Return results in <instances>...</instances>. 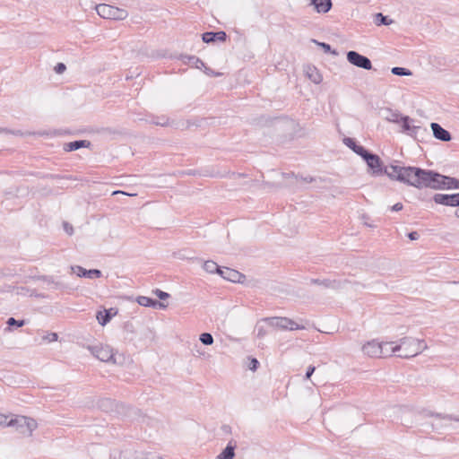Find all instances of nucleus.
Listing matches in <instances>:
<instances>
[{
    "label": "nucleus",
    "instance_id": "nucleus-17",
    "mask_svg": "<svg viewBox=\"0 0 459 459\" xmlns=\"http://www.w3.org/2000/svg\"><path fill=\"white\" fill-rule=\"evenodd\" d=\"M342 142L348 148L360 157H362L368 151L364 146L359 144L354 138L344 137Z\"/></svg>",
    "mask_w": 459,
    "mask_h": 459
},
{
    "label": "nucleus",
    "instance_id": "nucleus-33",
    "mask_svg": "<svg viewBox=\"0 0 459 459\" xmlns=\"http://www.w3.org/2000/svg\"><path fill=\"white\" fill-rule=\"evenodd\" d=\"M13 418L9 419V416L5 414H0V426L13 427Z\"/></svg>",
    "mask_w": 459,
    "mask_h": 459
},
{
    "label": "nucleus",
    "instance_id": "nucleus-31",
    "mask_svg": "<svg viewBox=\"0 0 459 459\" xmlns=\"http://www.w3.org/2000/svg\"><path fill=\"white\" fill-rule=\"evenodd\" d=\"M446 189H459V179L447 176Z\"/></svg>",
    "mask_w": 459,
    "mask_h": 459
},
{
    "label": "nucleus",
    "instance_id": "nucleus-35",
    "mask_svg": "<svg viewBox=\"0 0 459 459\" xmlns=\"http://www.w3.org/2000/svg\"><path fill=\"white\" fill-rule=\"evenodd\" d=\"M447 179V176L446 175H443V174H440V178L438 179V183H437V186L436 190H445L446 189V180Z\"/></svg>",
    "mask_w": 459,
    "mask_h": 459
},
{
    "label": "nucleus",
    "instance_id": "nucleus-37",
    "mask_svg": "<svg viewBox=\"0 0 459 459\" xmlns=\"http://www.w3.org/2000/svg\"><path fill=\"white\" fill-rule=\"evenodd\" d=\"M152 123L156 126H166L169 125V118L166 117H157Z\"/></svg>",
    "mask_w": 459,
    "mask_h": 459
},
{
    "label": "nucleus",
    "instance_id": "nucleus-38",
    "mask_svg": "<svg viewBox=\"0 0 459 459\" xmlns=\"http://www.w3.org/2000/svg\"><path fill=\"white\" fill-rule=\"evenodd\" d=\"M153 293L160 299V300H166L169 298V294L168 292H165L160 289H156L153 290Z\"/></svg>",
    "mask_w": 459,
    "mask_h": 459
},
{
    "label": "nucleus",
    "instance_id": "nucleus-13",
    "mask_svg": "<svg viewBox=\"0 0 459 459\" xmlns=\"http://www.w3.org/2000/svg\"><path fill=\"white\" fill-rule=\"evenodd\" d=\"M219 274L225 280L232 282H241L245 279V275L234 269L229 267H222Z\"/></svg>",
    "mask_w": 459,
    "mask_h": 459
},
{
    "label": "nucleus",
    "instance_id": "nucleus-20",
    "mask_svg": "<svg viewBox=\"0 0 459 459\" xmlns=\"http://www.w3.org/2000/svg\"><path fill=\"white\" fill-rule=\"evenodd\" d=\"M117 313V310L114 308L104 309V311H99L97 313L96 318L98 323L104 326L112 319L114 316H116Z\"/></svg>",
    "mask_w": 459,
    "mask_h": 459
},
{
    "label": "nucleus",
    "instance_id": "nucleus-14",
    "mask_svg": "<svg viewBox=\"0 0 459 459\" xmlns=\"http://www.w3.org/2000/svg\"><path fill=\"white\" fill-rule=\"evenodd\" d=\"M72 270L77 274L78 277L81 278H100L102 276V273L99 269H90L87 270L80 265L73 266Z\"/></svg>",
    "mask_w": 459,
    "mask_h": 459
},
{
    "label": "nucleus",
    "instance_id": "nucleus-51",
    "mask_svg": "<svg viewBox=\"0 0 459 459\" xmlns=\"http://www.w3.org/2000/svg\"><path fill=\"white\" fill-rule=\"evenodd\" d=\"M221 430L226 434H230L231 433V427L230 425L224 424L221 426Z\"/></svg>",
    "mask_w": 459,
    "mask_h": 459
},
{
    "label": "nucleus",
    "instance_id": "nucleus-21",
    "mask_svg": "<svg viewBox=\"0 0 459 459\" xmlns=\"http://www.w3.org/2000/svg\"><path fill=\"white\" fill-rule=\"evenodd\" d=\"M91 145V143L88 140H75V141L65 143L64 151L74 152V151H77L81 148H89Z\"/></svg>",
    "mask_w": 459,
    "mask_h": 459
},
{
    "label": "nucleus",
    "instance_id": "nucleus-44",
    "mask_svg": "<svg viewBox=\"0 0 459 459\" xmlns=\"http://www.w3.org/2000/svg\"><path fill=\"white\" fill-rule=\"evenodd\" d=\"M203 69H204V72L207 75H210V76H220L221 74V73L214 72L212 69H211L210 67H207L206 65H205V67H203Z\"/></svg>",
    "mask_w": 459,
    "mask_h": 459
},
{
    "label": "nucleus",
    "instance_id": "nucleus-4",
    "mask_svg": "<svg viewBox=\"0 0 459 459\" xmlns=\"http://www.w3.org/2000/svg\"><path fill=\"white\" fill-rule=\"evenodd\" d=\"M96 11L97 13L104 19L123 21L128 16V12L126 10L106 4H97Z\"/></svg>",
    "mask_w": 459,
    "mask_h": 459
},
{
    "label": "nucleus",
    "instance_id": "nucleus-3",
    "mask_svg": "<svg viewBox=\"0 0 459 459\" xmlns=\"http://www.w3.org/2000/svg\"><path fill=\"white\" fill-rule=\"evenodd\" d=\"M428 348L424 340L413 337H403L400 339L399 344H395L394 349L400 351L397 357L403 359L412 358Z\"/></svg>",
    "mask_w": 459,
    "mask_h": 459
},
{
    "label": "nucleus",
    "instance_id": "nucleus-49",
    "mask_svg": "<svg viewBox=\"0 0 459 459\" xmlns=\"http://www.w3.org/2000/svg\"><path fill=\"white\" fill-rule=\"evenodd\" d=\"M407 236L411 240H417L420 238V234L417 231H411Z\"/></svg>",
    "mask_w": 459,
    "mask_h": 459
},
{
    "label": "nucleus",
    "instance_id": "nucleus-16",
    "mask_svg": "<svg viewBox=\"0 0 459 459\" xmlns=\"http://www.w3.org/2000/svg\"><path fill=\"white\" fill-rule=\"evenodd\" d=\"M310 284L319 285L325 289L338 290L341 288L342 283L335 279H316L312 278L309 281Z\"/></svg>",
    "mask_w": 459,
    "mask_h": 459
},
{
    "label": "nucleus",
    "instance_id": "nucleus-53",
    "mask_svg": "<svg viewBox=\"0 0 459 459\" xmlns=\"http://www.w3.org/2000/svg\"><path fill=\"white\" fill-rule=\"evenodd\" d=\"M282 177L283 178H298L299 176L295 175L293 172H290V173H281Z\"/></svg>",
    "mask_w": 459,
    "mask_h": 459
},
{
    "label": "nucleus",
    "instance_id": "nucleus-9",
    "mask_svg": "<svg viewBox=\"0 0 459 459\" xmlns=\"http://www.w3.org/2000/svg\"><path fill=\"white\" fill-rule=\"evenodd\" d=\"M432 200L437 204L445 206L459 207V193L455 194H435Z\"/></svg>",
    "mask_w": 459,
    "mask_h": 459
},
{
    "label": "nucleus",
    "instance_id": "nucleus-45",
    "mask_svg": "<svg viewBox=\"0 0 459 459\" xmlns=\"http://www.w3.org/2000/svg\"><path fill=\"white\" fill-rule=\"evenodd\" d=\"M64 230H65V232L68 234V235H72L74 233V228L71 224H69L68 222L65 221L64 222Z\"/></svg>",
    "mask_w": 459,
    "mask_h": 459
},
{
    "label": "nucleus",
    "instance_id": "nucleus-1",
    "mask_svg": "<svg viewBox=\"0 0 459 459\" xmlns=\"http://www.w3.org/2000/svg\"><path fill=\"white\" fill-rule=\"evenodd\" d=\"M403 174H398L399 182L403 183L407 186L416 187L418 189L422 188H437L440 173L432 170L425 169L420 167L406 166L405 169H403Z\"/></svg>",
    "mask_w": 459,
    "mask_h": 459
},
{
    "label": "nucleus",
    "instance_id": "nucleus-30",
    "mask_svg": "<svg viewBox=\"0 0 459 459\" xmlns=\"http://www.w3.org/2000/svg\"><path fill=\"white\" fill-rule=\"evenodd\" d=\"M391 73L394 75H397V76H410L412 74L411 70H409L405 67H400V66L393 67L391 70Z\"/></svg>",
    "mask_w": 459,
    "mask_h": 459
},
{
    "label": "nucleus",
    "instance_id": "nucleus-27",
    "mask_svg": "<svg viewBox=\"0 0 459 459\" xmlns=\"http://www.w3.org/2000/svg\"><path fill=\"white\" fill-rule=\"evenodd\" d=\"M374 22L377 26L390 25L394 22L388 16L384 15L382 13H377L374 15Z\"/></svg>",
    "mask_w": 459,
    "mask_h": 459
},
{
    "label": "nucleus",
    "instance_id": "nucleus-10",
    "mask_svg": "<svg viewBox=\"0 0 459 459\" xmlns=\"http://www.w3.org/2000/svg\"><path fill=\"white\" fill-rule=\"evenodd\" d=\"M411 121L412 119L409 116H403L400 117V124L402 125L403 132L416 139L419 133L424 130L420 126H411Z\"/></svg>",
    "mask_w": 459,
    "mask_h": 459
},
{
    "label": "nucleus",
    "instance_id": "nucleus-11",
    "mask_svg": "<svg viewBox=\"0 0 459 459\" xmlns=\"http://www.w3.org/2000/svg\"><path fill=\"white\" fill-rule=\"evenodd\" d=\"M228 35L223 30L218 31H206L202 34V40L204 43H215L217 41L224 42L226 41Z\"/></svg>",
    "mask_w": 459,
    "mask_h": 459
},
{
    "label": "nucleus",
    "instance_id": "nucleus-12",
    "mask_svg": "<svg viewBox=\"0 0 459 459\" xmlns=\"http://www.w3.org/2000/svg\"><path fill=\"white\" fill-rule=\"evenodd\" d=\"M382 349L380 342L376 340L369 341L362 346L363 352L371 358H380Z\"/></svg>",
    "mask_w": 459,
    "mask_h": 459
},
{
    "label": "nucleus",
    "instance_id": "nucleus-36",
    "mask_svg": "<svg viewBox=\"0 0 459 459\" xmlns=\"http://www.w3.org/2000/svg\"><path fill=\"white\" fill-rule=\"evenodd\" d=\"M403 115L398 113V112H391L390 117H387V120L389 122H393L395 124H400V117Z\"/></svg>",
    "mask_w": 459,
    "mask_h": 459
},
{
    "label": "nucleus",
    "instance_id": "nucleus-2",
    "mask_svg": "<svg viewBox=\"0 0 459 459\" xmlns=\"http://www.w3.org/2000/svg\"><path fill=\"white\" fill-rule=\"evenodd\" d=\"M361 158L366 161L369 173L372 176L378 177L386 175L391 180H395L398 182V174H403V169H405L406 167L393 164L384 166L381 158L377 154L373 153L368 150Z\"/></svg>",
    "mask_w": 459,
    "mask_h": 459
},
{
    "label": "nucleus",
    "instance_id": "nucleus-40",
    "mask_svg": "<svg viewBox=\"0 0 459 459\" xmlns=\"http://www.w3.org/2000/svg\"><path fill=\"white\" fill-rule=\"evenodd\" d=\"M428 415L435 416V417L440 418V419H447L450 420L459 421V418L454 417L452 415H441L439 413H432V412L429 413Z\"/></svg>",
    "mask_w": 459,
    "mask_h": 459
},
{
    "label": "nucleus",
    "instance_id": "nucleus-32",
    "mask_svg": "<svg viewBox=\"0 0 459 459\" xmlns=\"http://www.w3.org/2000/svg\"><path fill=\"white\" fill-rule=\"evenodd\" d=\"M199 340L204 345H212L214 341L212 335L210 333H201Z\"/></svg>",
    "mask_w": 459,
    "mask_h": 459
},
{
    "label": "nucleus",
    "instance_id": "nucleus-34",
    "mask_svg": "<svg viewBox=\"0 0 459 459\" xmlns=\"http://www.w3.org/2000/svg\"><path fill=\"white\" fill-rule=\"evenodd\" d=\"M313 42H315L316 44H317L318 46H320L324 52L325 53H332L333 55H337V52L335 50H332V47L328 44V43H325V42H318L317 40L316 39H313Z\"/></svg>",
    "mask_w": 459,
    "mask_h": 459
},
{
    "label": "nucleus",
    "instance_id": "nucleus-52",
    "mask_svg": "<svg viewBox=\"0 0 459 459\" xmlns=\"http://www.w3.org/2000/svg\"><path fill=\"white\" fill-rule=\"evenodd\" d=\"M185 174L188 175V176H195V175H200V173H198L197 170L195 169H188L185 172Z\"/></svg>",
    "mask_w": 459,
    "mask_h": 459
},
{
    "label": "nucleus",
    "instance_id": "nucleus-25",
    "mask_svg": "<svg viewBox=\"0 0 459 459\" xmlns=\"http://www.w3.org/2000/svg\"><path fill=\"white\" fill-rule=\"evenodd\" d=\"M307 76L311 82L319 84L323 81V76L315 66H307Z\"/></svg>",
    "mask_w": 459,
    "mask_h": 459
},
{
    "label": "nucleus",
    "instance_id": "nucleus-26",
    "mask_svg": "<svg viewBox=\"0 0 459 459\" xmlns=\"http://www.w3.org/2000/svg\"><path fill=\"white\" fill-rule=\"evenodd\" d=\"M380 346L383 347L381 357H390L394 353L398 352V350L394 349V342H380Z\"/></svg>",
    "mask_w": 459,
    "mask_h": 459
},
{
    "label": "nucleus",
    "instance_id": "nucleus-6",
    "mask_svg": "<svg viewBox=\"0 0 459 459\" xmlns=\"http://www.w3.org/2000/svg\"><path fill=\"white\" fill-rule=\"evenodd\" d=\"M38 424L35 420L26 416H15L13 418V425L17 432L23 436H31L32 432L36 429Z\"/></svg>",
    "mask_w": 459,
    "mask_h": 459
},
{
    "label": "nucleus",
    "instance_id": "nucleus-54",
    "mask_svg": "<svg viewBox=\"0 0 459 459\" xmlns=\"http://www.w3.org/2000/svg\"><path fill=\"white\" fill-rule=\"evenodd\" d=\"M455 216H456L457 218H459V208L455 211Z\"/></svg>",
    "mask_w": 459,
    "mask_h": 459
},
{
    "label": "nucleus",
    "instance_id": "nucleus-47",
    "mask_svg": "<svg viewBox=\"0 0 459 459\" xmlns=\"http://www.w3.org/2000/svg\"><path fill=\"white\" fill-rule=\"evenodd\" d=\"M41 280L44 281L48 284H55L56 286L58 285V283L54 281L53 277H51V276H42Z\"/></svg>",
    "mask_w": 459,
    "mask_h": 459
},
{
    "label": "nucleus",
    "instance_id": "nucleus-15",
    "mask_svg": "<svg viewBox=\"0 0 459 459\" xmlns=\"http://www.w3.org/2000/svg\"><path fill=\"white\" fill-rule=\"evenodd\" d=\"M430 127L436 139L442 142H449L452 139L451 134L446 129L443 128L439 124L432 122L430 124Z\"/></svg>",
    "mask_w": 459,
    "mask_h": 459
},
{
    "label": "nucleus",
    "instance_id": "nucleus-8",
    "mask_svg": "<svg viewBox=\"0 0 459 459\" xmlns=\"http://www.w3.org/2000/svg\"><path fill=\"white\" fill-rule=\"evenodd\" d=\"M91 354L98 359L103 362H113L115 363L114 353L112 348L108 345H96L90 347Z\"/></svg>",
    "mask_w": 459,
    "mask_h": 459
},
{
    "label": "nucleus",
    "instance_id": "nucleus-5",
    "mask_svg": "<svg viewBox=\"0 0 459 459\" xmlns=\"http://www.w3.org/2000/svg\"><path fill=\"white\" fill-rule=\"evenodd\" d=\"M262 321L268 323L272 327L279 328L281 330H303L304 325H299L292 319L285 316H272L263 318Z\"/></svg>",
    "mask_w": 459,
    "mask_h": 459
},
{
    "label": "nucleus",
    "instance_id": "nucleus-22",
    "mask_svg": "<svg viewBox=\"0 0 459 459\" xmlns=\"http://www.w3.org/2000/svg\"><path fill=\"white\" fill-rule=\"evenodd\" d=\"M236 447V443L232 440L230 441L226 447L216 456V459H233Z\"/></svg>",
    "mask_w": 459,
    "mask_h": 459
},
{
    "label": "nucleus",
    "instance_id": "nucleus-18",
    "mask_svg": "<svg viewBox=\"0 0 459 459\" xmlns=\"http://www.w3.org/2000/svg\"><path fill=\"white\" fill-rule=\"evenodd\" d=\"M137 303L140 306L152 308H165L167 307L164 303L146 296H139Z\"/></svg>",
    "mask_w": 459,
    "mask_h": 459
},
{
    "label": "nucleus",
    "instance_id": "nucleus-50",
    "mask_svg": "<svg viewBox=\"0 0 459 459\" xmlns=\"http://www.w3.org/2000/svg\"><path fill=\"white\" fill-rule=\"evenodd\" d=\"M298 178H300L303 182H306V183H312V182H314L316 180L315 178L310 177V176H308V177H302V176H300Z\"/></svg>",
    "mask_w": 459,
    "mask_h": 459
},
{
    "label": "nucleus",
    "instance_id": "nucleus-48",
    "mask_svg": "<svg viewBox=\"0 0 459 459\" xmlns=\"http://www.w3.org/2000/svg\"><path fill=\"white\" fill-rule=\"evenodd\" d=\"M403 205L402 203H396L390 209L392 212H399V211L403 210Z\"/></svg>",
    "mask_w": 459,
    "mask_h": 459
},
{
    "label": "nucleus",
    "instance_id": "nucleus-7",
    "mask_svg": "<svg viewBox=\"0 0 459 459\" xmlns=\"http://www.w3.org/2000/svg\"><path fill=\"white\" fill-rule=\"evenodd\" d=\"M347 61L358 67L364 70H371L373 68L371 60L355 50H350L346 53Z\"/></svg>",
    "mask_w": 459,
    "mask_h": 459
},
{
    "label": "nucleus",
    "instance_id": "nucleus-19",
    "mask_svg": "<svg viewBox=\"0 0 459 459\" xmlns=\"http://www.w3.org/2000/svg\"><path fill=\"white\" fill-rule=\"evenodd\" d=\"M310 5L314 6V9L318 13H326L333 7L332 0H310Z\"/></svg>",
    "mask_w": 459,
    "mask_h": 459
},
{
    "label": "nucleus",
    "instance_id": "nucleus-43",
    "mask_svg": "<svg viewBox=\"0 0 459 459\" xmlns=\"http://www.w3.org/2000/svg\"><path fill=\"white\" fill-rule=\"evenodd\" d=\"M316 370V367L313 365H310L307 367L306 374H305V379H309L311 376L314 374Z\"/></svg>",
    "mask_w": 459,
    "mask_h": 459
},
{
    "label": "nucleus",
    "instance_id": "nucleus-29",
    "mask_svg": "<svg viewBox=\"0 0 459 459\" xmlns=\"http://www.w3.org/2000/svg\"><path fill=\"white\" fill-rule=\"evenodd\" d=\"M25 320H17L14 317H9L6 321L7 328L5 330L12 331L13 327L19 328L25 325Z\"/></svg>",
    "mask_w": 459,
    "mask_h": 459
},
{
    "label": "nucleus",
    "instance_id": "nucleus-46",
    "mask_svg": "<svg viewBox=\"0 0 459 459\" xmlns=\"http://www.w3.org/2000/svg\"><path fill=\"white\" fill-rule=\"evenodd\" d=\"M45 339H47L49 342H56L58 339V334L56 333H48Z\"/></svg>",
    "mask_w": 459,
    "mask_h": 459
},
{
    "label": "nucleus",
    "instance_id": "nucleus-42",
    "mask_svg": "<svg viewBox=\"0 0 459 459\" xmlns=\"http://www.w3.org/2000/svg\"><path fill=\"white\" fill-rule=\"evenodd\" d=\"M66 69V66L64 63H57L55 66L54 70L56 74H63Z\"/></svg>",
    "mask_w": 459,
    "mask_h": 459
},
{
    "label": "nucleus",
    "instance_id": "nucleus-39",
    "mask_svg": "<svg viewBox=\"0 0 459 459\" xmlns=\"http://www.w3.org/2000/svg\"><path fill=\"white\" fill-rule=\"evenodd\" d=\"M248 359H249L248 368L252 371H255L260 365L259 361L255 358H248Z\"/></svg>",
    "mask_w": 459,
    "mask_h": 459
},
{
    "label": "nucleus",
    "instance_id": "nucleus-41",
    "mask_svg": "<svg viewBox=\"0 0 459 459\" xmlns=\"http://www.w3.org/2000/svg\"><path fill=\"white\" fill-rule=\"evenodd\" d=\"M255 330L258 338H263L267 334V332L264 329V327L263 325H260L259 324L256 325Z\"/></svg>",
    "mask_w": 459,
    "mask_h": 459
},
{
    "label": "nucleus",
    "instance_id": "nucleus-24",
    "mask_svg": "<svg viewBox=\"0 0 459 459\" xmlns=\"http://www.w3.org/2000/svg\"><path fill=\"white\" fill-rule=\"evenodd\" d=\"M98 406L103 411L111 412L117 408V403L113 399L103 398L98 402Z\"/></svg>",
    "mask_w": 459,
    "mask_h": 459
},
{
    "label": "nucleus",
    "instance_id": "nucleus-23",
    "mask_svg": "<svg viewBox=\"0 0 459 459\" xmlns=\"http://www.w3.org/2000/svg\"><path fill=\"white\" fill-rule=\"evenodd\" d=\"M181 60L183 61L184 64H186V65L195 67L197 69H203V67H205L204 62L202 61L196 56L184 55V56H181Z\"/></svg>",
    "mask_w": 459,
    "mask_h": 459
},
{
    "label": "nucleus",
    "instance_id": "nucleus-28",
    "mask_svg": "<svg viewBox=\"0 0 459 459\" xmlns=\"http://www.w3.org/2000/svg\"><path fill=\"white\" fill-rule=\"evenodd\" d=\"M203 268L209 273H218L221 271V267L213 261L208 260L204 263Z\"/></svg>",
    "mask_w": 459,
    "mask_h": 459
}]
</instances>
